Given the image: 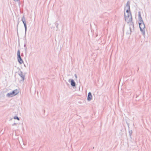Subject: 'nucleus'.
I'll use <instances>...</instances> for the list:
<instances>
[{"label": "nucleus", "mask_w": 151, "mask_h": 151, "mask_svg": "<svg viewBox=\"0 0 151 151\" xmlns=\"http://www.w3.org/2000/svg\"><path fill=\"white\" fill-rule=\"evenodd\" d=\"M127 9L126 12L127 13V16H126L125 13H124V17L125 20L127 23L131 21L132 19L131 12L130 11V3L129 1H127L126 6H125L124 9Z\"/></svg>", "instance_id": "1"}, {"label": "nucleus", "mask_w": 151, "mask_h": 151, "mask_svg": "<svg viewBox=\"0 0 151 151\" xmlns=\"http://www.w3.org/2000/svg\"><path fill=\"white\" fill-rule=\"evenodd\" d=\"M19 93V90L15 89L13 90L12 92L8 93L6 94V96L8 97H13L17 94Z\"/></svg>", "instance_id": "2"}, {"label": "nucleus", "mask_w": 151, "mask_h": 151, "mask_svg": "<svg viewBox=\"0 0 151 151\" xmlns=\"http://www.w3.org/2000/svg\"><path fill=\"white\" fill-rule=\"evenodd\" d=\"M139 24L140 31L142 33V34L144 35H145V26L143 21H142V22H139Z\"/></svg>", "instance_id": "3"}, {"label": "nucleus", "mask_w": 151, "mask_h": 151, "mask_svg": "<svg viewBox=\"0 0 151 151\" xmlns=\"http://www.w3.org/2000/svg\"><path fill=\"white\" fill-rule=\"evenodd\" d=\"M21 21H22V22L23 23V24L24 26V28H25V36L24 37L25 38V40H26L25 42L26 43L27 42H26L27 40H26V32H27V24H26V22L25 17H24V15H23L22 19H21Z\"/></svg>", "instance_id": "4"}, {"label": "nucleus", "mask_w": 151, "mask_h": 151, "mask_svg": "<svg viewBox=\"0 0 151 151\" xmlns=\"http://www.w3.org/2000/svg\"><path fill=\"white\" fill-rule=\"evenodd\" d=\"M17 61L19 64H21L24 63L23 60L21 56L20 52L19 49L18 50L17 52Z\"/></svg>", "instance_id": "5"}, {"label": "nucleus", "mask_w": 151, "mask_h": 151, "mask_svg": "<svg viewBox=\"0 0 151 151\" xmlns=\"http://www.w3.org/2000/svg\"><path fill=\"white\" fill-rule=\"evenodd\" d=\"M68 82L70 83V85L73 88L76 89V85L73 79H70L68 80Z\"/></svg>", "instance_id": "6"}, {"label": "nucleus", "mask_w": 151, "mask_h": 151, "mask_svg": "<svg viewBox=\"0 0 151 151\" xmlns=\"http://www.w3.org/2000/svg\"><path fill=\"white\" fill-rule=\"evenodd\" d=\"M18 75L20 76L22 79L20 80V81L23 82L25 79V75L23 74L22 71L21 70L20 71L19 73H18Z\"/></svg>", "instance_id": "7"}, {"label": "nucleus", "mask_w": 151, "mask_h": 151, "mask_svg": "<svg viewBox=\"0 0 151 151\" xmlns=\"http://www.w3.org/2000/svg\"><path fill=\"white\" fill-rule=\"evenodd\" d=\"M92 93L91 92H88V94L87 100L88 101H90L92 99Z\"/></svg>", "instance_id": "8"}, {"label": "nucleus", "mask_w": 151, "mask_h": 151, "mask_svg": "<svg viewBox=\"0 0 151 151\" xmlns=\"http://www.w3.org/2000/svg\"><path fill=\"white\" fill-rule=\"evenodd\" d=\"M138 18L139 22L143 21L142 18L141 17V13L140 12H138Z\"/></svg>", "instance_id": "9"}, {"label": "nucleus", "mask_w": 151, "mask_h": 151, "mask_svg": "<svg viewBox=\"0 0 151 151\" xmlns=\"http://www.w3.org/2000/svg\"><path fill=\"white\" fill-rule=\"evenodd\" d=\"M129 29L130 32L129 33V34L130 35H131V33L134 31V27L133 26L132 28V27H129Z\"/></svg>", "instance_id": "10"}, {"label": "nucleus", "mask_w": 151, "mask_h": 151, "mask_svg": "<svg viewBox=\"0 0 151 151\" xmlns=\"http://www.w3.org/2000/svg\"><path fill=\"white\" fill-rule=\"evenodd\" d=\"M128 23H129V27H132V28L133 26H134V23L132 22V20L131 21L129 22Z\"/></svg>", "instance_id": "11"}, {"label": "nucleus", "mask_w": 151, "mask_h": 151, "mask_svg": "<svg viewBox=\"0 0 151 151\" xmlns=\"http://www.w3.org/2000/svg\"><path fill=\"white\" fill-rule=\"evenodd\" d=\"M129 133L130 136V137L132 138L131 136L132 133V130H129Z\"/></svg>", "instance_id": "12"}, {"label": "nucleus", "mask_w": 151, "mask_h": 151, "mask_svg": "<svg viewBox=\"0 0 151 151\" xmlns=\"http://www.w3.org/2000/svg\"><path fill=\"white\" fill-rule=\"evenodd\" d=\"M19 18H18V22H17V35L18 36V26L19 24Z\"/></svg>", "instance_id": "13"}, {"label": "nucleus", "mask_w": 151, "mask_h": 151, "mask_svg": "<svg viewBox=\"0 0 151 151\" xmlns=\"http://www.w3.org/2000/svg\"><path fill=\"white\" fill-rule=\"evenodd\" d=\"M13 118L14 119H17L18 120H20V118H19L17 115H16L14 116L13 117Z\"/></svg>", "instance_id": "14"}, {"label": "nucleus", "mask_w": 151, "mask_h": 151, "mask_svg": "<svg viewBox=\"0 0 151 151\" xmlns=\"http://www.w3.org/2000/svg\"><path fill=\"white\" fill-rule=\"evenodd\" d=\"M27 47H26L25 49V55H26L27 53Z\"/></svg>", "instance_id": "15"}, {"label": "nucleus", "mask_w": 151, "mask_h": 151, "mask_svg": "<svg viewBox=\"0 0 151 151\" xmlns=\"http://www.w3.org/2000/svg\"><path fill=\"white\" fill-rule=\"evenodd\" d=\"M17 123H14L12 125V126H14L15 125H17Z\"/></svg>", "instance_id": "16"}, {"label": "nucleus", "mask_w": 151, "mask_h": 151, "mask_svg": "<svg viewBox=\"0 0 151 151\" xmlns=\"http://www.w3.org/2000/svg\"><path fill=\"white\" fill-rule=\"evenodd\" d=\"M18 42H19V43H18V47H20V43H19V39H18Z\"/></svg>", "instance_id": "17"}, {"label": "nucleus", "mask_w": 151, "mask_h": 151, "mask_svg": "<svg viewBox=\"0 0 151 151\" xmlns=\"http://www.w3.org/2000/svg\"><path fill=\"white\" fill-rule=\"evenodd\" d=\"M13 0L15 1H19V3L20 2V0Z\"/></svg>", "instance_id": "18"}, {"label": "nucleus", "mask_w": 151, "mask_h": 151, "mask_svg": "<svg viewBox=\"0 0 151 151\" xmlns=\"http://www.w3.org/2000/svg\"><path fill=\"white\" fill-rule=\"evenodd\" d=\"M74 76L75 77V78H77V75L76 74H75V75H74Z\"/></svg>", "instance_id": "19"}, {"label": "nucleus", "mask_w": 151, "mask_h": 151, "mask_svg": "<svg viewBox=\"0 0 151 151\" xmlns=\"http://www.w3.org/2000/svg\"><path fill=\"white\" fill-rule=\"evenodd\" d=\"M24 47H25V48L26 47V45L25 43L24 45Z\"/></svg>", "instance_id": "20"}, {"label": "nucleus", "mask_w": 151, "mask_h": 151, "mask_svg": "<svg viewBox=\"0 0 151 151\" xmlns=\"http://www.w3.org/2000/svg\"><path fill=\"white\" fill-rule=\"evenodd\" d=\"M24 56V54L23 53H22L21 54V56Z\"/></svg>", "instance_id": "21"}, {"label": "nucleus", "mask_w": 151, "mask_h": 151, "mask_svg": "<svg viewBox=\"0 0 151 151\" xmlns=\"http://www.w3.org/2000/svg\"><path fill=\"white\" fill-rule=\"evenodd\" d=\"M66 84H67V85L68 86L69 85V84H68L67 82H66Z\"/></svg>", "instance_id": "22"}, {"label": "nucleus", "mask_w": 151, "mask_h": 151, "mask_svg": "<svg viewBox=\"0 0 151 151\" xmlns=\"http://www.w3.org/2000/svg\"><path fill=\"white\" fill-rule=\"evenodd\" d=\"M112 52H113V48H112Z\"/></svg>", "instance_id": "23"}, {"label": "nucleus", "mask_w": 151, "mask_h": 151, "mask_svg": "<svg viewBox=\"0 0 151 151\" xmlns=\"http://www.w3.org/2000/svg\"><path fill=\"white\" fill-rule=\"evenodd\" d=\"M19 68V70H20V71L21 70H20V68Z\"/></svg>", "instance_id": "24"}, {"label": "nucleus", "mask_w": 151, "mask_h": 151, "mask_svg": "<svg viewBox=\"0 0 151 151\" xmlns=\"http://www.w3.org/2000/svg\"><path fill=\"white\" fill-rule=\"evenodd\" d=\"M58 24L56 26L57 28H58Z\"/></svg>", "instance_id": "25"}, {"label": "nucleus", "mask_w": 151, "mask_h": 151, "mask_svg": "<svg viewBox=\"0 0 151 151\" xmlns=\"http://www.w3.org/2000/svg\"><path fill=\"white\" fill-rule=\"evenodd\" d=\"M112 53H111V57L112 56Z\"/></svg>", "instance_id": "26"}, {"label": "nucleus", "mask_w": 151, "mask_h": 151, "mask_svg": "<svg viewBox=\"0 0 151 151\" xmlns=\"http://www.w3.org/2000/svg\"><path fill=\"white\" fill-rule=\"evenodd\" d=\"M44 112H45V110H44Z\"/></svg>", "instance_id": "27"}]
</instances>
